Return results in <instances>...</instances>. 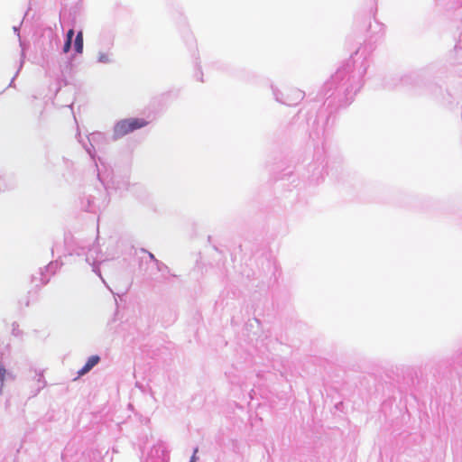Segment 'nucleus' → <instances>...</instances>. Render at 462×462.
I'll use <instances>...</instances> for the list:
<instances>
[{
  "label": "nucleus",
  "instance_id": "obj_1",
  "mask_svg": "<svg viewBox=\"0 0 462 462\" xmlns=\"http://www.w3.org/2000/svg\"><path fill=\"white\" fill-rule=\"evenodd\" d=\"M147 124V121L141 118H128L121 120L115 125L114 135L116 138L123 137L136 129L146 126Z\"/></svg>",
  "mask_w": 462,
  "mask_h": 462
},
{
  "label": "nucleus",
  "instance_id": "obj_2",
  "mask_svg": "<svg viewBox=\"0 0 462 462\" xmlns=\"http://www.w3.org/2000/svg\"><path fill=\"white\" fill-rule=\"evenodd\" d=\"M99 362L98 356H90L85 365L78 372L79 376L84 375L88 372H89L97 363Z\"/></svg>",
  "mask_w": 462,
  "mask_h": 462
},
{
  "label": "nucleus",
  "instance_id": "obj_3",
  "mask_svg": "<svg viewBox=\"0 0 462 462\" xmlns=\"http://www.w3.org/2000/svg\"><path fill=\"white\" fill-rule=\"evenodd\" d=\"M74 49L78 53H81L83 51V33L82 32H79L75 42H74Z\"/></svg>",
  "mask_w": 462,
  "mask_h": 462
},
{
  "label": "nucleus",
  "instance_id": "obj_4",
  "mask_svg": "<svg viewBox=\"0 0 462 462\" xmlns=\"http://www.w3.org/2000/svg\"><path fill=\"white\" fill-rule=\"evenodd\" d=\"M97 60L102 63H108L111 61V58L107 53L100 52L98 54Z\"/></svg>",
  "mask_w": 462,
  "mask_h": 462
},
{
  "label": "nucleus",
  "instance_id": "obj_5",
  "mask_svg": "<svg viewBox=\"0 0 462 462\" xmlns=\"http://www.w3.org/2000/svg\"><path fill=\"white\" fill-rule=\"evenodd\" d=\"M71 46V42L69 40H66L64 45H63V51L67 53Z\"/></svg>",
  "mask_w": 462,
  "mask_h": 462
},
{
  "label": "nucleus",
  "instance_id": "obj_6",
  "mask_svg": "<svg viewBox=\"0 0 462 462\" xmlns=\"http://www.w3.org/2000/svg\"><path fill=\"white\" fill-rule=\"evenodd\" d=\"M73 36H74V30L73 29L69 30L67 32V40H69L70 42H72Z\"/></svg>",
  "mask_w": 462,
  "mask_h": 462
},
{
  "label": "nucleus",
  "instance_id": "obj_7",
  "mask_svg": "<svg viewBox=\"0 0 462 462\" xmlns=\"http://www.w3.org/2000/svg\"><path fill=\"white\" fill-rule=\"evenodd\" d=\"M5 370L0 364V380L3 381L5 377Z\"/></svg>",
  "mask_w": 462,
  "mask_h": 462
}]
</instances>
